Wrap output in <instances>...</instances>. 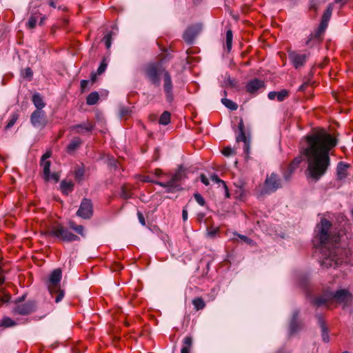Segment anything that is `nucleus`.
<instances>
[{
    "label": "nucleus",
    "mask_w": 353,
    "mask_h": 353,
    "mask_svg": "<svg viewBox=\"0 0 353 353\" xmlns=\"http://www.w3.org/2000/svg\"><path fill=\"white\" fill-rule=\"evenodd\" d=\"M307 146L301 150L308 162V176L318 181L326 172L330 164V151L336 145V139L324 130H319L305 137Z\"/></svg>",
    "instance_id": "f257e3e1"
},
{
    "label": "nucleus",
    "mask_w": 353,
    "mask_h": 353,
    "mask_svg": "<svg viewBox=\"0 0 353 353\" xmlns=\"http://www.w3.org/2000/svg\"><path fill=\"white\" fill-rule=\"evenodd\" d=\"M332 223L326 219H322L321 223L316 225L314 239L319 243L322 248H328L329 254L321 261L323 268H336L342 264L346 259V250L336 246L339 236L332 234L330 230Z\"/></svg>",
    "instance_id": "f03ea898"
},
{
    "label": "nucleus",
    "mask_w": 353,
    "mask_h": 353,
    "mask_svg": "<svg viewBox=\"0 0 353 353\" xmlns=\"http://www.w3.org/2000/svg\"><path fill=\"white\" fill-rule=\"evenodd\" d=\"M145 78L151 85L162 88L168 103L174 101V83L171 73L160 62L150 63L143 70Z\"/></svg>",
    "instance_id": "7ed1b4c3"
},
{
    "label": "nucleus",
    "mask_w": 353,
    "mask_h": 353,
    "mask_svg": "<svg viewBox=\"0 0 353 353\" xmlns=\"http://www.w3.org/2000/svg\"><path fill=\"white\" fill-rule=\"evenodd\" d=\"M333 301L338 304L342 305L343 307L345 308L352 303L353 295L348 290L341 289L335 292H331L314 298L313 304L317 307L325 306L327 308H330Z\"/></svg>",
    "instance_id": "20e7f679"
},
{
    "label": "nucleus",
    "mask_w": 353,
    "mask_h": 353,
    "mask_svg": "<svg viewBox=\"0 0 353 353\" xmlns=\"http://www.w3.org/2000/svg\"><path fill=\"white\" fill-rule=\"evenodd\" d=\"M186 177L185 169L180 165L171 176L170 181H154L149 176H140L139 180L144 183H152L166 189V192L173 193L181 190V181Z\"/></svg>",
    "instance_id": "39448f33"
},
{
    "label": "nucleus",
    "mask_w": 353,
    "mask_h": 353,
    "mask_svg": "<svg viewBox=\"0 0 353 353\" xmlns=\"http://www.w3.org/2000/svg\"><path fill=\"white\" fill-rule=\"evenodd\" d=\"M62 272L60 268L54 270L50 274L47 286L52 297H54L56 303L60 302L65 294L64 290L61 288V280Z\"/></svg>",
    "instance_id": "423d86ee"
},
{
    "label": "nucleus",
    "mask_w": 353,
    "mask_h": 353,
    "mask_svg": "<svg viewBox=\"0 0 353 353\" xmlns=\"http://www.w3.org/2000/svg\"><path fill=\"white\" fill-rule=\"evenodd\" d=\"M26 297V295L23 294L14 301V306L11 310L13 315L28 316L37 310V302L34 300L25 302Z\"/></svg>",
    "instance_id": "0eeeda50"
},
{
    "label": "nucleus",
    "mask_w": 353,
    "mask_h": 353,
    "mask_svg": "<svg viewBox=\"0 0 353 353\" xmlns=\"http://www.w3.org/2000/svg\"><path fill=\"white\" fill-rule=\"evenodd\" d=\"M48 234L50 236L55 237L64 242H72L79 241V237L71 232L67 228L61 223H57L51 226Z\"/></svg>",
    "instance_id": "6e6552de"
},
{
    "label": "nucleus",
    "mask_w": 353,
    "mask_h": 353,
    "mask_svg": "<svg viewBox=\"0 0 353 353\" xmlns=\"http://www.w3.org/2000/svg\"><path fill=\"white\" fill-rule=\"evenodd\" d=\"M330 19H326L322 17V20L318 28L312 32L306 41V45L310 48L316 44L320 43L323 41V35L327 26V23Z\"/></svg>",
    "instance_id": "1a4fd4ad"
},
{
    "label": "nucleus",
    "mask_w": 353,
    "mask_h": 353,
    "mask_svg": "<svg viewBox=\"0 0 353 353\" xmlns=\"http://www.w3.org/2000/svg\"><path fill=\"white\" fill-rule=\"evenodd\" d=\"M239 134L236 136V141H242L244 143L243 150L246 154V158L248 157L250 150V138L245 135L244 123L242 119H240L238 124Z\"/></svg>",
    "instance_id": "9d476101"
},
{
    "label": "nucleus",
    "mask_w": 353,
    "mask_h": 353,
    "mask_svg": "<svg viewBox=\"0 0 353 353\" xmlns=\"http://www.w3.org/2000/svg\"><path fill=\"white\" fill-rule=\"evenodd\" d=\"M281 188V180L276 174H271L268 176L264 183V193H270L275 192Z\"/></svg>",
    "instance_id": "9b49d317"
},
{
    "label": "nucleus",
    "mask_w": 353,
    "mask_h": 353,
    "mask_svg": "<svg viewBox=\"0 0 353 353\" xmlns=\"http://www.w3.org/2000/svg\"><path fill=\"white\" fill-rule=\"evenodd\" d=\"M93 214V206L91 201L83 199L81 203L77 215L85 219H89Z\"/></svg>",
    "instance_id": "f8f14e48"
},
{
    "label": "nucleus",
    "mask_w": 353,
    "mask_h": 353,
    "mask_svg": "<svg viewBox=\"0 0 353 353\" xmlns=\"http://www.w3.org/2000/svg\"><path fill=\"white\" fill-rule=\"evenodd\" d=\"M30 121L34 127L43 128L48 123L45 112L42 110H34L30 116Z\"/></svg>",
    "instance_id": "ddd939ff"
},
{
    "label": "nucleus",
    "mask_w": 353,
    "mask_h": 353,
    "mask_svg": "<svg viewBox=\"0 0 353 353\" xmlns=\"http://www.w3.org/2000/svg\"><path fill=\"white\" fill-rule=\"evenodd\" d=\"M94 126L93 121L87 120L85 122L70 126V130L79 134H91Z\"/></svg>",
    "instance_id": "4468645a"
},
{
    "label": "nucleus",
    "mask_w": 353,
    "mask_h": 353,
    "mask_svg": "<svg viewBox=\"0 0 353 353\" xmlns=\"http://www.w3.org/2000/svg\"><path fill=\"white\" fill-rule=\"evenodd\" d=\"M288 56L290 61L296 69L303 67L307 59L306 54H301L296 51L290 52Z\"/></svg>",
    "instance_id": "2eb2a0df"
},
{
    "label": "nucleus",
    "mask_w": 353,
    "mask_h": 353,
    "mask_svg": "<svg viewBox=\"0 0 353 353\" xmlns=\"http://www.w3.org/2000/svg\"><path fill=\"white\" fill-rule=\"evenodd\" d=\"M52 155L51 151H47L41 159L40 165L43 168V179L48 181L50 180V165L51 162L48 160Z\"/></svg>",
    "instance_id": "dca6fc26"
},
{
    "label": "nucleus",
    "mask_w": 353,
    "mask_h": 353,
    "mask_svg": "<svg viewBox=\"0 0 353 353\" xmlns=\"http://www.w3.org/2000/svg\"><path fill=\"white\" fill-rule=\"evenodd\" d=\"M265 87L263 80L255 78L248 81L245 85V90L250 94H256L257 92Z\"/></svg>",
    "instance_id": "f3484780"
},
{
    "label": "nucleus",
    "mask_w": 353,
    "mask_h": 353,
    "mask_svg": "<svg viewBox=\"0 0 353 353\" xmlns=\"http://www.w3.org/2000/svg\"><path fill=\"white\" fill-rule=\"evenodd\" d=\"M302 157L301 156L296 157L288 165L287 169L283 172V177L286 181H289L294 172L299 167L300 163L302 162Z\"/></svg>",
    "instance_id": "a211bd4d"
},
{
    "label": "nucleus",
    "mask_w": 353,
    "mask_h": 353,
    "mask_svg": "<svg viewBox=\"0 0 353 353\" xmlns=\"http://www.w3.org/2000/svg\"><path fill=\"white\" fill-rule=\"evenodd\" d=\"M199 31L200 28L198 26L188 27L183 33V39L186 43H192Z\"/></svg>",
    "instance_id": "6ab92c4d"
},
{
    "label": "nucleus",
    "mask_w": 353,
    "mask_h": 353,
    "mask_svg": "<svg viewBox=\"0 0 353 353\" xmlns=\"http://www.w3.org/2000/svg\"><path fill=\"white\" fill-rule=\"evenodd\" d=\"M289 95V91L283 89L279 92H270L268 97L270 100L276 99L278 101L281 102L286 99Z\"/></svg>",
    "instance_id": "aec40b11"
},
{
    "label": "nucleus",
    "mask_w": 353,
    "mask_h": 353,
    "mask_svg": "<svg viewBox=\"0 0 353 353\" xmlns=\"http://www.w3.org/2000/svg\"><path fill=\"white\" fill-rule=\"evenodd\" d=\"M17 322L8 316H3L0 319V328L6 329L17 325Z\"/></svg>",
    "instance_id": "412c9836"
},
{
    "label": "nucleus",
    "mask_w": 353,
    "mask_h": 353,
    "mask_svg": "<svg viewBox=\"0 0 353 353\" xmlns=\"http://www.w3.org/2000/svg\"><path fill=\"white\" fill-rule=\"evenodd\" d=\"M350 165L343 162H339L337 166V177L342 180L347 176V169Z\"/></svg>",
    "instance_id": "4be33fe9"
},
{
    "label": "nucleus",
    "mask_w": 353,
    "mask_h": 353,
    "mask_svg": "<svg viewBox=\"0 0 353 353\" xmlns=\"http://www.w3.org/2000/svg\"><path fill=\"white\" fill-rule=\"evenodd\" d=\"M60 188L61 192L68 195L69 193L72 192L74 189V183L72 181H68L63 180L61 181L60 184Z\"/></svg>",
    "instance_id": "5701e85b"
},
{
    "label": "nucleus",
    "mask_w": 353,
    "mask_h": 353,
    "mask_svg": "<svg viewBox=\"0 0 353 353\" xmlns=\"http://www.w3.org/2000/svg\"><path fill=\"white\" fill-rule=\"evenodd\" d=\"M82 141L80 138L74 137L67 146V152L70 153L76 150L81 145Z\"/></svg>",
    "instance_id": "b1692460"
},
{
    "label": "nucleus",
    "mask_w": 353,
    "mask_h": 353,
    "mask_svg": "<svg viewBox=\"0 0 353 353\" xmlns=\"http://www.w3.org/2000/svg\"><path fill=\"white\" fill-rule=\"evenodd\" d=\"M234 185L237 188L235 190L236 197L243 199L245 196V190L244 189L245 183L243 181H239L234 183Z\"/></svg>",
    "instance_id": "393cba45"
},
{
    "label": "nucleus",
    "mask_w": 353,
    "mask_h": 353,
    "mask_svg": "<svg viewBox=\"0 0 353 353\" xmlns=\"http://www.w3.org/2000/svg\"><path fill=\"white\" fill-rule=\"evenodd\" d=\"M32 102L37 108V110H42L46 105L42 97L39 93H36L32 96Z\"/></svg>",
    "instance_id": "a878e982"
},
{
    "label": "nucleus",
    "mask_w": 353,
    "mask_h": 353,
    "mask_svg": "<svg viewBox=\"0 0 353 353\" xmlns=\"http://www.w3.org/2000/svg\"><path fill=\"white\" fill-rule=\"evenodd\" d=\"M319 325H320V327H321V331H322L323 340L324 342L328 343L329 342V336H328L327 329L326 327L325 322L321 316H319Z\"/></svg>",
    "instance_id": "bb28decb"
},
{
    "label": "nucleus",
    "mask_w": 353,
    "mask_h": 353,
    "mask_svg": "<svg viewBox=\"0 0 353 353\" xmlns=\"http://www.w3.org/2000/svg\"><path fill=\"white\" fill-rule=\"evenodd\" d=\"M69 228L74 231H75L78 234L84 236V228L81 225H77L73 221H70L68 222Z\"/></svg>",
    "instance_id": "cd10ccee"
},
{
    "label": "nucleus",
    "mask_w": 353,
    "mask_h": 353,
    "mask_svg": "<svg viewBox=\"0 0 353 353\" xmlns=\"http://www.w3.org/2000/svg\"><path fill=\"white\" fill-rule=\"evenodd\" d=\"M99 99V95L97 92H92L86 98V103L89 105H95Z\"/></svg>",
    "instance_id": "c85d7f7f"
},
{
    "label": "nucleus",
    "mask_w": 353,
    "mask_h": 353,
    "mask_svg": "<svg viewBox=\"0 0 353 353\" xmlns=\"http://www.w3.org/2000/svg\"><path fill=\"white\" fill-rule=\"evenodd\" d=\"M192 304L196 311L201 310L205 308V303L201 297H196L192 300Z\"/></svg>",
    "instance_id": "c756f323"
},
{
    "label": "nucleus",
    "mask_w": 353,
    "mask_h": 353,
    "mask_svg": "<svg viewBox=\"0 0 353 353\" xmlns=\"http://www.w3.org/2000/svg\"><path fill=\"white\" fill-rule=\"evenodd\" d=\"M171 114L168 111L163 112L160 116L159 123L161 125H166L170 123Z\"/></svg>",
    "instance_id": "7c9ffc66"
},
{
    "label": "nucleus",
    "mask_w": 353,
    "mask_h": 353,
    "mask_svg": "<svg viewBox=\"0 0 353 353\" xmlns=\"http://www.w3.org/2000/svg\"><path fill=\"white\" fill-rule=\"evenodd\" d=\"M221 103L231 110H236L238 108V105L230 99L223 98Z\"/></svg>",
    "instance_id": "2f4dec72"
},
{
    "label": "nucleus",
    "mask_w": 353,
    "mask_h": 353,
    "mask_svg": "<svg viewBox=\"0 0 353 353\" xmlns=\"http://www.w3.org/2000/svg\"><path fill=\"white\" fill-rule=\"evenodd\" d=\"M154 174L155 176L160 177L162 179L161 181H170L171 176L173 175V174H165L159 168L155 169Z\"/></svg>",
    "instance_id": "473e14b6"
},
{
    "label": "nucleus",
    "mask_w": 353,
    "mask_h": 353,
    "mask_svg": "<svg viewBox=\"0 0 353 353\" xmlns=\"http://www.w3.org/2000/svg\"><path fill=\"white\" fill-rule=\"evenodd\" d=\"M232 31L231 30H228L226 32L225 40H226V46L228 51H230L232 46Z\"/></svg>",
    "instance_id": "72a5a7b5"
},
{
    "label": "nucleus",
    "mask_w": 353,
    "mask_h": 353,
    "mask_svg": "<svg viewBox=\"0 0 353 353\" xmlns=\"http://www.w3.org/2000/svg\"><path fill=\"white\" fill-rule=\"evenodd\" d=\"M132 193L130 188L126 185H123L121 187V196L124 199H128L131 197Z\"/></svg>",
    "instance_id": "f704fd0d"
},
{
    "label": "nucleus",
    "mask_w": 353,
    "mask_h": 353,
    "mask_svg": "<svg viewBox=\"0 0 353 353\" xmlns=\"http://www.w3.org/2000/svg\"><path fill=\"white\" fill-rule=\"evenodd\" d=\"M18 119H19V114L17 113H13L11 115V117L6 126V129H10V128H12L15 124V123L17 122Z\"/></svg>",
    "instance_id": "c9c22d12"
},
{
    "label": "nucleus",
    "mask_w": 353,
    "mask_h": 353,
    "mask_svg": "<svg viewBox=\"0 0 353 353\" xmlns=\"http://www.w3.org/2000/svg\"><path fill=\"white\" fill-rule=\"evenodd\" d=\"M37 21V17L34 15H31L28 19L27 26L29 28L32 29L35 28L36 23Z\"/></svg>",
    "instance_id": "e433bc0d"
},
{
    "label": "nucleus",
    "mask_w": 353,
    "mask_h": 353,
    "mask_svg": "<svg viewBox=\"0 0 353 353\" xmlns=\"http://www.w3.org/2000/svg\"><path fill=\"white\" fill-rule=\"evenodd\" d=\"M183 345L182 347H186L187 350H190L192 345V339L191 336H186L183 339Z\"/></svg>",
    "instance_id": "4c0bfd02"
},
{
    "label": "nucleus",
    "mask_w": 353,
    "mask_h": 353,
    "mask_svg": "<svg viewBox=\"0 0 353 353\" xmlns=\"http://www.w3.org/2000/svg\"><path fill=\"white\" fill-rule=\"evenodd\" d=\"M333 10V4L330 3L327 8V10L325 11L323 18H325L326 19H330L332 15V12Z\"/></svg>",
    "instance_id": "58836bf2"
},
{
    "label": "nucleus",
    "mask_w": 353,
    "mask_h": 353,
    "mask_svg": "<svg viewBox=\"0 0 353 353\" xmlns=\"http://www.w3.org/2000/svg\"><path fill=\"white\" fill-rule=\"evenodd\" d=\"M222 154L225 157H230L235 154L234 150L231 147H225L222 150Z\"/></svg>",
    "instance_id": "ea45409f"
},
{
    "label": "nucleus",
    "mask_w": 353,
    "mask_h": 353,
    "mask_svg": "<svg viewBox=\"0 0 353 353\" xmlns=\"http://www.w3.org/2000/svg\"><path fill=\"white\" fill-rule=\"evenodd\" d=\"M194 199L196 200V201L201 206H203L205 205V199L202 196L201 194H200L199 193H195L194 194Z\"/></svg>",
    "instance_id": "a19ab883"
},
{
    "label": "nucleus",
    "mask_w": 353,
    "mask_h": 353,
    "mask_svg": "<svg viewBox=\"0 0 353 353\" xmlns=\"http://www.w3.org/2000/svg\"><path fill=\"white\" fill-rule=\"evenodd\" d=\"M106 48L108 49L111 46L112 33L107 34L103 39Z\"/></svg>",
    "instance_id": "79ce46f5"
},
{
    "label": "nucleus",
    "mask_w": 353,
    "mask_h": 353,
    "mask_svg": "<svg viewBox=\"0 0 353 353\" xmlns=\"http://www.w3.org/2000/svg\"><path fill=\"white\" fill-rule=\"evenodd\" d=\"M210 179L212 182L217 183L219 185H221L223 186L224 184H225V182L223 181V180H221V179H219L216 174H212L210 176Z\"/></svg>",
    "instance_id": "37998d69"
},
{
    "label": "nucleus",
    "mask_w": 353,
    "mask_h": 353,
    "mask_svg": "<svg viewBox=\"0 0 353 353\" xmlns=\"http://www.w3.org/2000/svg\"><path fill=\"white\" fill-rule=\"evenodd\" d=\"M84 175V170L83 169L79 168L74 172L75 179L78 181H81Z\"/></svg>",
    "instance_id": "c03bdc74"
},
{
    "label": "nucleus",
    "mask_w": 353,
    "mask_h": 353,
    "mask_svg": "<svg viewBox=\"0 0 353 353\" xmlns=\"http://www.w3.org/2000/svg\"><path fill=\"white\" fill-rule=\"evenodd\" d=\"M107 68V63H105V60H103L101 63L99 67L97 69V74L100 75Z\"/></svg>",
    "instance_id": "a18cd8bd"
},
{
    "label": "nucleus",
    "mask_w": 353,
    "mask_h": 353,
    "mask_svg": "<svg viewBox=\"0 0 353 353\" xmlns=\"http://www.w3.org/2000/svg\"><path fill=\"white\" fill-rule=\"evenodd\" d=\"M33 75V72L32 70H31L30 68H26L25 70H24V72H23V77L24 78H27V79H31Z\"/></svg>",
    "instance_id": "49530a36"
},
{
    "label": "nucleus",
    "mask_w": 353,
    "mask_h": 353,
    "mask_svg": "<svg viewBox=\"0 0 353 353\" xmlns=\"http://www.w3.org/2000/svg\"><path fill=\"white\" fill-rule=\"evenodd\" d=\"M219 232V228H208V235L210 237H213L216 235V234Z\"/></svg>",
    "instance_id": "de8ad7c7"
},
{
    "label": "nucleus",
    "mask_w": 353,
    "mask_h": 353,
    "mask_svg": "<svg viewBox=\"0 0 353 353\" xmlns=\"http://www.w3.org/2000/svg\"><path fill=\"white\" fill-rule=\"evenodd\" d=\"M137 216L140 223L143 226L145 225V221L143 214L141 212L138 211Z\"/></svg>",
    "instance_id": "09e8293b"
},
{
    "label": "nucleus",
    "mask_w": 353,
    "mask_h": 353,
    "mask_svg": "<svg viewBox=\"0 0 353 353\" xmlns=\"http://www.w3.org/2000/svg\"><path fill=\"white\" fill-rule=\"evenodd\" d=\"M88 83H89V81L88 80H81V90L82 92H83L86 90Z\"/></svg>",
    "instance_id": "8fccbe9b"
},
{
    "label": "nucleus",
    "mask_w": 353,
    "mask_h": 353,
    "mask_svg": "<svg viewBox=\"0 0 353 353\" xmlns=\"http://www.w3.org/2000/svg\"><path fill=\"white\" fill-rule=\"evenodd\" d=\"M201 182L205 184V185H209V180L206 177L205 175L204 174H201Z\"/></svg>",
    "instance_id": "3c124183"
},
{
    "label": "nucleus",
    "mask_w": 353,
    "mask_h": 353,
    "mask_svg": "<svg viewBox=\"0 0 353 353\" xmlns=\"http://www.w3.org/2000/svg\"><path fill=\"white\" fill-rule=\"evenodd\" d=\"M297 316H298V313H294L293 321H292V323L290 324V328H291L292 332L295 331L294 323H295L296 319L297 318Z\"/></svg>",
    "instance_id": "603ef678"
},
{
    "label": "nucleus",
    "mask_w": 353,
    "mask_h": 353,
    "mask_svg": "<svg viewBox=\"0 0 353 353\" xmlns=\"http://www.w3.org/2000/svg\"><path fill=\"white\" fill-rule=\"evenodd\" d=\"M59 176L58 174V173H52V174H50V179H52L54 180V181H59Z\"/></svg>",
    "instance_id": "864d4df0"
},
{
    "label": "nucleus",
    "mask_w": 353,
    "mask_h": 353,
    "mask_svg": "<svg viewBox=\"0 0 353 353\" xmlns=\"http://www.w3.org/2000/svg\"><path fill=\"white\" fill-rule=\"evenodd\" d=\"M223 188L224 189L225 191V197L229 198L230 196V194L226 183L223 185Z\"/></svg>",
    "instance_id": "5fc2aeb1"
},
{
    "label": "nucleus",
    "mask_w": 353,
    "mask_h": 353,
    "mask_svg": "<svg viewBox=\"0 0 353 353\" xmlns=\"http://www.w3.org/2000/svg\"><path fill=\"white\" fill-rule=\"evenodd\" d=\"M239 238L241 239H242L243 241H244L245 242H246L247 243H250L251 242V239H249L248 237H247L246 236H244V235H239Z\"/></svg>",
    "instance_id": "6e6d98bb"
},
{
    "label": "nucleus",
    "mask_w": 353,
    "mask_h": 353,
    "mask_svg": "<svg viewBox=\"0 0 353 353\" xmlns=\"http://www.w3.org/2000/svg\"><path fill=\"white\" fill-rule=\"evenodd\" d=\"M182 218L184 221H185L188 219V211L185 208H183L182 211Z\"/></svg>",
    "instance_id": "4d7b16f0"
},
{
    "label": "nucleus",
    "mask_w": 353,
    "mask_h": 353,
    "mask_svg": "<svg viewBox=\"0 0 353 353\" xmlns=\"http://www.w3.org/2000/svg\"><path fill=\"white\" fill-rule=\"evenodd\" d=\"M307 83H303L300 87H299V90L300 91H304L305 90V88H307Z\"/></svg>",
    "instance_id": "13d9d810"
},
{
    "label": "nucleus",
    "mask_w": 353,
    "mask_h": 353,
    "mask_svg": "<svg viewBox=\"0 0 353 353\" xmlns=\"http://www.w3.org/2000/svg\"><path fill=\"white\" fill-rule=\"evenodd\" d=\"M228 83H230V85L232 86V87H234L236 84V82L234 79H228Z\"/></svg>",
    "instance_id": "bf43d9fd"
},
{
    "label": "nucleus",
    "mask_w": 353,
    "mask_h": 353,
    "mask_svg": "<svg viewBox=\"0 0 353 353\" xmlns=\"http://www.w3.org/2000/svg\"><path fill=\"white\" fill-rule=\"evenodd\" d=\"M181 353H190V350H187L186 347H182Z\"/></svg>",
    "instance_id": "052dcab7"
},
{
    "label": "nucleus",
    "mask_w": 353,
    "mask_h": 353,
    "mask_svg": "<svg viewBox=\"0 0 353 353\" xmlns=\"http://www.w3.org/2000/svg\"><path fill=\"white\" fill-rule=\"evenodd\" d=\"M10 296L8 294H7V295H6V296H4V298H3V299H2L1 300H2L3 301H4V302H8V301L10 300Z\"/></svg>",
    "instance_id": "680f3d73"
},
{
    "label": "nucleus",
    "mask_w": 353,
    "mask_h": 353,
    "mask_svg": "<svg viewBox=\"0 0 353 353\" xmlns=\"http://www.w3.org/2000/svg\"><path fill=\"white\" fill-rule=\"evenodd\" d=\"M57 0H50V6L52 8H56L55 1Z\"/></svg>",
    "instance_id": "e2e57ef3"
},
{
    "label": "nucleus",
    "mask_w": 353,
    "mask_h": 353,
    "mask_svg": "<svg viewBox=\"0 0 353 353\" xmlns=\"http://www.w3.org/2000/svg\"><path fill=\"white\" fill-rule=\"evenodd\" d=\"M5 282V277L3 275L0 276V286L2 285Z\"/></svg>",
    "instance_id": "0e129e2a"
},
{
    "label": "nucleus",
    "mask_w": 353,
    "mask_h": 353,
    "mask_svg": "<svg viewBox=\"0 0 353 353\" xmlns=\"http://www.w3.org/2000/svg\"><path fill=\"white\" fill-rule=\"evenodd\" d=\"M95 79H96V74H92V82H94Z\"/></svg>",
    "instance_id": "69168bd1"
},
{
    "label": "nucleus",
    "mask_w": 353,
    "mask_h": 353,
    "mask_svg": "<svg viewBox=\"0 0 353 353\" xmlns=\"http://www.w3.org/2000/svg\"><path fill=\"white\" fill-rule=\"evenodd\" d=\"M334 1L336 3H343L344 0H334Z\"/></svg>",
    "instance_id": "338daca9"
},
{
    "label": "nucleus",
    "mask_w": 353,
    "mask_h": 353,
    "mask_svg": "<svg viewBox=\"0 0 353 353\" xmlns=\"http://www.w3.org/2000/svg\"><path fill=\"white\" fill-rule=\"evenodd\" d=\"M2 275H3V270H2V268L0 267V276H2Z\"/></svg>",
    "instance_id": "774afa93"
}]
</instances>
